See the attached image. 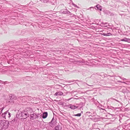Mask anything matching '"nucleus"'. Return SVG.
<instances>
[{
    "label": "nucleus",
    "instance_id": "f257e3e1",
    "mask_svg": "<svg viewBox=\"0 0 130 130\" xmlns=\"http://www.w3.org/2000/svg\"><path fill=\"white\" fill-rule=\"evenodd\" d=\"M17 115L20 116V117H19V119H25L29 117V114L27 111H23L21 112L19 114L17 113Z\"/></svg>",
    "mask_w": 130,
    "mask_h": 130
},
{
    "label": "nucleus",
    "instance_id": "f03ea898",
    "mask_svg": "<svg viewBox=\"0 0 130 130\" xmlns=\"http://www.w3.org/2000/svg\"><path fill=\"white\" fill-rule=\"evenodd\" d=\"M61 12L63 14H69L70 15H72V14L67 9H63L61 10Z\"/></svg>",
    "mask_w": 130,
    "mask_h": 130
},
{
    "label": "nucleus",
    "instance_id": "7ed1b4c3",
    "mask_svg": "<svg viewBox=\"0 0 130 130\" xmlns=\"http://www.w3.org/2000/svg\"><path fill=\"white\" fill-rule=\"evenodd\" d=\"M30 119H36L37 118V114L35 113H33V114H31L30 115Z\"/></svg>",
    "mask_w": 130,
    "mask_h": 130
},
{
    "label": "nucleus",
    "instance_id": "20e7f679",
    "mask_svg": "<svg viewBox=\"0 0 130 130\" xmlns=\"http://www.w3.org/2000/svg\"><path fill=\"white\" fill-rule=\"evenodd\" d=\"M67 106L68 107L73 109L77 108V106L74 105H73L72 104H69V105H67Z\"/></svg>",
    "mask_w": 130,
    "mask_h": 130
},
{
    "label": "nucleus",
    "instance_id": "39448f33",
    "mask_svg": "<svg viewBox=\"0 0 130 130\" xmlns=\"http://www.w3.org/2000/svg\"><path fill=\"white\" fill-rule=\"evenodd\" d=\"M62 127L61 124H58L56 126L55 128V130H61Z\"/></svg>",
    "mask_w": 130,
    "mask_h": 130
},
{
    "label": "nucleus",
    "instance_id": "423d86ee",
    "mask_svg": "<svg viewBox=\"0 0 130 130\" xmlns=\"http://www.w3.org/2000/svg\"><path fill=\"white\" fill-rule=\"evenodd\" d=\"M63 93L61 91L55 93L54 94V95L55 96H57L58 95H62L63 94Z\"/></svg>",
    "mask_w": 130,
    "mask_h": 130
},
{
    "label": "nucleus",
    "instance_id": "0eeeda50",
    "mask_svg": "<svg viewBox=\"0 0 130 130\" xmlns=\"http://www.w3.org/2000/svg\"><path fill=\"white\" fill-rule=\"evenodd\" d=\"M122 41H124L130 43V39L125 38L120 40Z\"/></svg>",
    "mask_w": 130,
    "mask_h": 130
},
{
    "label": "nucleus",
    "instance_id": "6e6552de",
    "mask_svg": "<svg viewBox=\"0 0 130 130\" xmlns=\"http://www.w3.org/2000/svg\"><path fill=\"white\" fill-rule=\"evenodd\" d=\"M9 98L10 100H15L16 99L15 96L12 94H10L9 95Z\"/></svg>",
    "mask_w": 130,
    "mask_h": 130
},
{
    "label": "nucleus",
    "instance_id": "1a4fd4ad",
    "mask_svg": "<svg viewBox=\"0 0 130 130\" xmlns=\"http://www.w3.org/2000/svg\"><path fill=\"white\" fill-rule=\"evenodd\" d=\"M51 123L54 126V125H55L56 123V119H54V118H53L51 120V122L50 123Z\"/></svg>",
    "mask_w": 130,
    "mask_h": 130
},
{
    "label": "nucleus",
    "instance_id": "9d476101",
    "mask_svg": "<svg viewBox=\"0 0 130 130\" xmlns=\"http://www.w3.org/2000/svg\"><path fill=\"white\" fill-rule=\"evenodd\" d=\"M48 113L47 112H44L42 115V117L43 119L46 118L47 116Z\"/></svg>",
    "mask_w": 130,
    "mask_h": 130
},
{
    "label": "nucleus",
    "instance_id": "9b49d317",
    "mask_svg": "<svg viewBox=\"0 0 130 130\" xmlns=\"http://www.w3.org/2000/svg\"><path fill=\"white\" fill-rule=\"evenodd\" d=\"M17 118H15L13 120H12L10 122L11 123H14V122H17Z\"/></svg>",
    "mask_w": 130,
    "mask_h": 130
},
{
    "label": "nucleus",
    "instance_id": "f8f14e48",
    "mask_svg": "<svg viewBox=\"0 0 130 130\" xmlns=\"http://www.w3.org/2000/svg\"><path fill=\"white\" fill-rule=\"evenodd\" d=\"M101 34L102 35L105 36H109L112 35V34L110 32H108L106 34L103 33Z\"/></svg>",
    "mask_w": 130,
    "mask_h": 130
},
{
    "label": "nucleus",
    "instance_id": "ddd939ff",
    "mask_svg": "<svg viewBox=\"0 0 130 130\" xmlns=\"http://www.w3.org/2000/svg\"><path fill=\"white\" fill-rule=\"evenodd\" d=\"M9 125V121H5L4 124V125L5 126V127H8Z\"/></svg>",
    "mask_w": 130,
    "mask_h": 130
},
{
    "label": "nucleus",
    "instance_id": "4468645a",
    "mask_svg": "<svg viewBox=\"0 0 130 130\" xmlns=\"http://www.w3.org/2000/svg\"><path fill=\"white\" fill-rule=\"evenodd\" d=\"M107 24V23H102L100 24V26L102 27H107V26L106 25Z\"/></svg>",
    "mask_w": 130,
    "mask_h": 130
},
{
    "label": "nucleus",
    "instance_id": "2eb2a0df",
    "mask_svg": "<svg viewBox=\"0 0 130 130\" xmlns=\"http://www.w3.org/2000/svg\"><path fill=\"white\" fill-rule=\"evenodd\" d=\"M96 7L100 11L102 10V7L99 5H97L96 6Z\"/></svg>",
    "mask_w": 130,
    "mask_h": 130
},
{
    "label": "nucleus",
    "instance_id": "dca6fc26",
    "mask_svg": "<svg viewBox=\"0 0 130 130\" xmlns=\"http://www.w3.org/2000/svg\"><path fill=\"white\" fill-rule=\"evenodd\" d=\"M104 29L106 30H108V31H107V32H109L110 31L112 30V29L111 28L108 27H107V28H104Z\"/></svg>",
    "mask_w": 130,
    "mask_h": 130
},
{
    "label": "nucleus",
    "instance_id": "f3484780",
    "mask_svg": "<svg viewBox=\"0 0 130 130\" xmlns=\"http://www.w3.org/2000/svg\"><path fill=\"white\" fill-rule=\"evenodd\" d=\"M8 110H7L4 113L2 114V116L3 117H5V115L7 113Z\"/></svg>",
    "mask_w": 130,
    "mask_h": 130
},
{
    "label": "nucleus",
    "instance_id": "a211bd4d",
    "mask_svg": "<svg viewBox=\"0 0 130 130\" xmlns=\"http://www.w3.org/2000/svg\"><path fill=\"white\" fill-rule=\"evenodd\" d=\"M73 116L80 117L81 116V113H79L77 114H75L73 115Z\"/></svg>",
    "mask_w": 130,
    "mask_h": 130
},
{
    "label": "nucleus",
    "instance_id": "6ab92c4d",
    "mask_svg": "<svg viewBox=\"0 0 130 130\" xmlns=\"http://www.w3.org/2000/svg\"><path fill=\"white\" fill-rule=\"evenodd\" d=\"M37 118H40L41 117V115L40 114H38L37 115Z\"/></svg>",
    "mask_w": 130,
    "mask_h": 130
},
{
    "label": "nucleus",
    "instance_id": "aec40b11",
    "mask_svg": "<svg viewBox=\"0 0 130 130\" xmlns=\"http://www.w3.org/2000/svg\"><path fill=\"white\" fill-rule=\"evenodd\" d=\"M42 2L44 3H46L48 2V0H40Z\"/></svg>",
    "mask_w": 130,
    "mask_h": 130
},
{
    "label": "nucleus",
    "instance_id": "412c9836",
    "mask_svg": "<svg viewBox=\"0 0 130 130\" xmlns=\"http://www.w3.org/2000/svg\"><path fill=\"white\" fill-rule=\"evenodd\" d=\"M4 109V107H3L1 108H0V114L2 113V111Z\"/></svg>",
    "mask_w": 130,
    "mask_h": 130
},
{
    "label": "nucleus",
    "instance_id": "4be33fe9",
    "mask_svg": "<svg viewBox=\"0 0 130 130\" xmlns=\"http://www.w3.org/2000/svg\"><path fill=\"white\" fill-rule=\"evenodd\" d=\"M72 5L74 6L75 7H76L77 8H79V7H78V6L77 5H76L75 4H74L73 3H72Z\"/></svg>",
    "mask_w": 130,
    "mask_h": 130
},
{
    "label": "nucleus",
    "instance_id": "5701e85b",
    "mask_svg": "<svg viewBox=\"0 0 130 130\" xmlns=\"http://www.w3.org/2000/svg\"><path fill=\"white\" fill-rule=\"evenodd\" d=\"M90 113H91V112H87L86 113V114L87 115H89Z\"/></svg>",
    "mask_w": 130,
    "mask_h": 130
},
{
    "label": "nucleus",
    "instance_id": "b1692460",
    "mask_svg": "<svg viewBox=\"0 0 130 130\" xmlns=\"http://www.w3.org/2000/svg\"><path fill=\"white\" fill-rule=\"evenodd\" d=\"M8 117L9 118L10 117V113L9 112H8Z\"/></svg>",
    "mask_w": 130,
    "mask_h": 130
},
{
    "label": "nucleus",
    "instance_id": "393cba45",
    "mask_svg": "<svg viewBox=\"0 0 130 130\" xmlns=\"http://www.w3.org/2000/svg\"><path fill=\"white\" fill-rule=\"evenodd\" d=\"M91 8H92L93 10H94V8L93 7H90L88 9H91Z\"/></svg>",
    "mask_w": 130,
    "mask_h": 130
},
{
    "label": "nucleus",
    "instance_id": "a878e982",
    "mask_svg": "<svg viewBox=\"0 0 130 130\" xmlns=\"http://www.w3.org/2000/svg\"><path fill=\"white\" fill-rule=\"evenodd\" d=\"M72 99V98H70L69 99H67V100H67V101H68L70 100L71 99Z\"/></svg>",
    "mask_w": 130,
    "mask_h": 130
},
{
    "label": "nucleus",
    "instance_id": "bb28decb",
    "mask_svg": "<svg viewBox=\"0 0 130 130\" xmlns=\"http://www.w3.org/2000/svg\"><path fill=\"white\" fill-rule=\"evenodd\" d=\"M85 84H86V85H87L88 86H89V85L87 83H85ZM90 86H92V85H90Z\"/></svg>",
    "mask_w": 130,
    "mask_h": 130
},
{
    "label": "nucleus",
    "instance_id": "cd10ccee",
    "mask_svg": "<svg viewBox=\"0 0 130 130\" xmlns=\"http://www.w3.org/2000/svg\"><path fill=\"white\" fill-rule=\"evenodd\" d=\"M118 82L122 83V82H121V81H118Z\"/></svg>",
    "mask_w": 130,
    "mask_h": 130
},
{
    "label": "nucleus",
    "instance_id": "c85d7f7f",
    "mask_svg": "<svg viewBox=\"0 0 130 130\" xmlns=\"http://www.w3.org/2000/svg\"><path fill=\"white\" fill-rule=\"evenodd\" d=\"M122 83L126 84V83L125 82H122Z\"/></svg>",
    "mask_w": 130,
    "mask_h": 130
},
{
    "label": "nucleus",
    "instance_id": "c756f323",
    "mask_svg": "<svg viewBox=\"0 0 130 130\" xmlns=\"http://www.w3.org/2000/svg\"><path fill=\"white\" fill-rule=\"evenodd\" d=\"M0 81L1 82H3V81H2L1 80H0Z\"/></svg>",
    "mask_w": 130,
    "mask_h": 130
},
{
    "label": "nucleus",
    "instance_id": "7c9ffc66",
    "mask_svg": "<svg viewBox=\"0 0 130 130\" xmlns=\"http://www.w3.org/2000/svg\"><path fill=\"white\" fill-rule=\"evenodd\" d=\"M115 100L116 101H117L118 102H119V101L118 100Z\"/></svg>",
    "mask_w": 130,
    "mask_h": 130
},
{
    "label": "nucleus",
    "instance_id": "2f4dec72",
    "mask_svg": "<svg viewBox=\"0 0 130 130\" xmlns=\"http://www.w3.org/2000/svg\"><path fill=\"white\" fill-rule=\"evenodd\" d=\"M124 79H126L125 78H124V79H123V80H124Z\"/></svg>",
    "mask_w": 130,
    "mask_h": 130
}]
</instances>
